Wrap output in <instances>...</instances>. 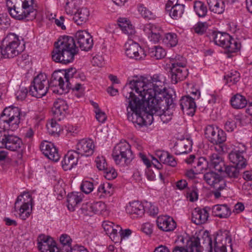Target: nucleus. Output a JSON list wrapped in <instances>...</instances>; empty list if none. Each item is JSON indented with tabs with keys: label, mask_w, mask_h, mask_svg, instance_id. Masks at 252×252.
Returning <instances> with one entry per match:
<instances>
[{
	"label": "nucleus",
	"mask_w": 252,
	"mask_h": 252,
	"mask_svg": "<svg viewBox=\"0 0 252 252\" xmlns=\"http://www.w3.org/2000/svg\"><path fill=\"white\" fill-rule=\"evenodd\" d=\"M129 101V106L127 107V116L128 121L140 126L151 125L153 121V116L159 117L163 123L169 122L172 117L175 107L174 99L172 96H167L165 99L157 102H149L144 104L135 99Z\"/></svg>",
	"instance_id": "f257e3e1"
},
{
	"label": "nucleus",
	"mask_w": 252,
	"mask_h": 252,
	"mask_svg": "<svg viewBox=\"0 0 252 252\" xmlns=\"http://www.w3.org/2000/svg\"><path fill=\"white\" fill-rule=\"evenodd\" d=\"M126 55L129 58L140 60L145 58L146 54L139 45L132 40H129L125 44Z\"/></svg>",
	"instance_id": "f3484780"
},
{
	"label": "nucleus",
	"mask_w": 252,
	"mask_h": 252,
	"mask_svg": "<svg viewBox=\"0 0 252 252\" xmlns=\"http://www.w3.org/2000/svg\"><path fill=\"white\" fill-rule=\"evenodd\" d=\"M171 64L170 70L173 84H176L187 78L189 72L186 68L187 61L185 58L180 55L176 56L171 60Z\"/></svg>",
	"instance_id": "9d476101"
},
{
	"label": "nucleus",
	"mask_w": 252,
	"mask_h": 252,
	"mask_svg": "<svg viewBox=\"0 0 252 252\" xmlns=\"http://www.w3.org/2000/svg\"><path fill=\"white\" fill-rule=\"evenodd\" d=\"M223 169L226 177H228L230 179H235L238 178L240 174L239 170L241 168L235 165L224 166Z\"/></svg>",
	"instance_id": "4c0bfd02"
},
{
	"label": "nucleus",
	"mask_w": 252,
	"mask_h": 252,
	"mask_svg": "<svg viewBox=\"0 0 252 252\" xmlns=\"http://www.w3.org/2000/svg\"><path fill=\"white\" fill-rule=\"evenodd\" d=\"M34 12V19L40 22L43 20L42 7L35 0H32V13Z\"/></svg>",
	"instance_id": "a18cd8bd"
},
{
	"label": "nucleus",
	"mask_w": 252,
	"mask_h": 252,
	"mask_svg": "<svg viewBox=\"0 0 252 252\" xmlns=\"http://www.w3.org/2000/svg\"><path fill=\"white\" fill-rule=\"evenodd\" d=\"M194 165V167L196 168V170L198 172H203V170H206L209 166V161L204 157H200L195 161Z\"/></svg>",
	"instance_id": "8fccbe9b"
},
{
	"label": "nucleus",
	"mask_w": 252,
	"mask_h": 252,
	"mask_svg": "<svg viewBox=\"0 0 252 252\" xmlns=\"http://www.w3.org/2000/svg\"><path fill=\"white\" fill-rule=\"evenodd\" d=\"M37 241L40 252H60L56 242L52 237L41 234L38 237Z\"/></svg>",
	"instance_id": "2eb2a0df"
},
{
	"label": "nucleus",
	"mask_w": 252,
	"mask_h": 252,
	"mask_svg": "<svg viewBox=\"0 0 252 252\" xmlns=\"http://www.w3.org/2000/svg\"><path fill=\"white\" fill-rule=\"evenodd\" d=\"M68 109V106L66 101L61 98L56 99L52 108L54 119L59 121L63 120L65 118Z\"/></svg>",
	"instance_id": "a211bd4d"
},
{
	"label": "nucleus",
	"mask_w": 252,
	"mask_h": 252,
	"mask_svg": "<svg viewBox=\"0 0 252 252\" xmlns=\"http://www.w3.org/2000/svg\"><path fill=\"white\" fill-rule=\"evenodd\" d=\"M163 42L167 47H174L178 43L177 36L174 33L169 32L166 33L163 39Z\"/></svg>",
	"instance_id": "49530a36"
},
{
	"label": "nucleus",
	"mask_w": 252,
	"mask_h": 252,
	"mask_svg": "<svg viewBox=\"0 0 252 252\" xmlns=\"http://www.w3.org/2000/svg\"><path fill=\"white\" fill-rule=\"evenodd\" d=\"M143 31L146 34H155V33L161 34V30L159 27L152 24L146 25Z\"/></svg>",
	"instance_id": "603ef678"
},
{
	"label": "nucleus",
	"mask_w": 252,
	"mask_h": 252,
	"mask_svg": "<svg viewBox=\"0 0 252 252\" xmlns=\"http://www.w3.org/2000/svg\"><path fill=\"white\" fill-rule=\"evenodd\" d=\"M80 189L83 192L86 194H88L93 191L94 189V185L93 183L90 181H83L81 184Z\"/></svg>",
	"instance_id": "4d7b16f0"
},
{
	"label": "nucleus",
	"mask_w": 252,
	"mask_h": 252,
	"mask_svg": "<svg viewBox=\"0 0 252 252\" xmlns=\"http://www.w3.org/2000/svg\"><path fill=\"white\" fill-rule=\"evenodd\" d=\"M148 53L151 57L157 60L164 58L166 55L165 50L161 47L154 46L149 48Z\"/></svg>",
	"instance_id": "37998d69"
},
{
	"label": "nucleus",
	"mask_w": 252,
	"mask_h": 252,
	"mask_svg": "<svg viewBox=\"0 0 252 252\" xmlns=\"http://www.w3.org/2000/svg\"><path fill=\"white\" fill-rule=\"evenodd\" d=\"M209 9L216 14L222 13L225 9V5L222 0H207Z\"/></svg>",
	"instance_id": "f704fd0d"
},
{
	"label": "nucleus",
	"mask_w": 252,
	"mask_h": 252,
	"mask_svg": "<svg viewBox=\"0 0 252 252\" xmlns=\"http://www.w3.org/2000/svg\"><path fill=\"white\" fill-rule=\"evenodd\" d=\"M82 212L85 215L90 216L92 215V203L87 202L86 204H83L81 208Z\"/></svg>",
	"instance_id": "0e129e2a"
},
{
	"label": "nucleus",
	"mask_w": 252,
	"mask_h": 252,
	"mask_svg": "<svg viewBox=\"0 0 252 252\" xmlns=\"http://www.w3.org/2000/svg\"><path fill=\"white\" fill-rule=\"evenodd\" d=\"M246 148L244 145L234 148L228 155L230 161L240 168H245L248 164L245 158Z\"/></svg>",
	"instance_id": "4468645a"
},
{
	"label": "nucleus",
	"mask_w": 252,
	"mask_h": 252,
	"mask_svg": "<svg viewBox=\"0 0 252 252\" xmlns=\"http://www.w3.org/2000/svg\"><path fill=\"white\" fill-rule=\"evenodd\" d=\"M205 135L211 143L219 146V149L215 148L218 151H224L222 144L226 141V135L223 130L213 125H209L206 127Z\"/></svg>",
	"instance_id": "f8f14e48"
},
{
	"label": "nucleus",
	"mask_w": 252,
	"mask_h": 252,
	"mask_svg": "<svg viewBox=\"0 0 252 252\" xmlns=\"http://www.w3.org/2000/svg\"><path fill=\"white\" fill-rule=\"evenodd\" d=\"M215 44L224 48L228 40H230V35L226 32H214L212 34Z\"/></svg>",
	"instance_id": "473e14b6"
},
{
	"label": "nucleus",
	"mask_w": 252,
	"mask_h": 252,
	"mask_svg": "<svg viewBox=\"0 0 252 252\" xmlns=\"http://www.w3.org/2000/svg\"><path fill=\"white\" fill-rule=\"evenodd\" d=\"M94 145L92 140L83 139L80 140L76 145V152L81 156L88 157L93 155L94 152Z\"/></svg>",
	"instance_id": "6ab92c4d"
},
{
	"label": "nucleus",
	"mask_w": 252,
	"mask_h": 252,
	"mask_svg": "<svg viewBox=\"0 0 252 252\" xmlns=\"http://www.w3.org/2000/svg\"><path fill=\"white\" fill-rule=\"evenodd\" d=\"M82 200L80 195H78V192H72L68 194L67 197V208L69 210L73 211L75 207L80 203Z\"/></svg>",
	"instance_id": "c9c22d12"
},
{
	"label": "nucleus",
	"mask_w": 252,
	"mask_h": 252,
	"mask_svg": "<svg viewBox=\"0 0 252 252\" xmlns=\"http://www.w3.org/2000/svg\"><path fill=\"white\" fill-rule=\"evenodd\" d=\"M95 113L96 119L99 122L103 123L105 122L107 116L104 112L102 111L101 110H97Z\"/></svg>",
	"instance_id": "338daca9"
},
{
	"label": "nucleus",
	"mask_w": 252,
	"mask_h": 252,
	"mask_svg": "<svg viewBox=\"0 0 252 252\" xmlns=\"http://www.w3.org/2000/svg\"><path fill=\"white\" fill-rule=\"evenodd\" d=\"M204 243L207 244L209 247V252H232L231 238L229 232L224 230L219 231L217 235L214 237V242L210 236L204 235Z\"/></svg>",
	"instance_id": "423d86ee"
},
{
	"label": "nucleus",
	"mask_w": 252,
	"mask_h": 252,
	"mask_svg": "<svg viewBox=\"0 0 252 252\" xmlns=\"http://www.w3.org/2000/svg\"><path fill=\"white\" fill-rule=\"evenodd\" d=\"M40 148L44 156L49 159L55 162L59 160L60 156L58 150L53 143L44 141L41 143Z\"/></svg>",
	"instance_id": "412c9836"
},
{
	"label": "nucleus",
	"mask_w": 252,
	"mask_h": 252,
	"mask_svg": "<svg viewBox=\"0 0 252 252\" xmlns=\"http://www.w3.org/2000/svg\"><path fill=\"white\" fill-rule=\"evenodd\" d=\"M195 97H192L189 95L182 97L180 100L181 109L185 114L193 116L196 108L194 101Z\"/></svg>",
	"instance_id": "aec40b11"
},
{
	"label": "nucleus",
	"mask_w": 252,
	"mask_h": 252,
	"mask_svg": "<svg viewBox=\"0 0 252 252\" xmlns=\"http://www.w3.org/2000/svg\"><path fill=\"white\" fill-rule=\"evenodd\" d=\"M185 5L184 4L176 5L175 6L168 8L169 10H166L170 16L173 19L177 20L180 18L184 12Z\"/></svg>",
	"instance_id": "a19ab883"
},
{
	"label": "nucleus",
	"mask_w": 252,
	"mask_h": 252,
	"mask_svg": "<svg viewBox=\"0 0 252 252\" xmlns=\"http://www.w3.org/2000/svg\"><path fill=\"white\" fill-rule=\"evenodd\" d=\"M199 249V238L198 237H192L187 240L185 246H175L172 252H197Z\"/></svg>",
	"instance_id": "5701e85b"
},
{
	"label": "nucleus",
	"mask_w": 252,
	"mask_h": 252,
	"mask_svg": "<svg viewBox=\"0 0 252 252\" xmlns=\"http://www.w3.org/2000/svg\"><path fill=\"white\" fill-rule=\"evenodd\" d=\"M127 213L130 214H135L138 216H142L145 212L143 205L139 201H133L130 203L126 208Z\"/></svg>",
	"instance_id": "72a5a7b5"
},
{
	"label": "nucleus",
	"mask_w": 252,
	"mask_h": 252,
	"mask_svg": "<svg viewBox=\"0 0 252 252\" xmlns=\"http://www.w3.org/2000/svg\"><path fill=\"white\" fill-rule=\"evenodd\" d=\"M113 191L114 189L112 187V185L107 182L101 184L98 188V191L99 192L103 193L108 196H110L112 194Z\"/></svg>",
	"instance_id": "3c124183"
},
{
	"label": "nucleus",
	"mask_w": 252,
	"mask_h": 252,
	"mask_svg": "<svg viewBox=\"0 0 252 252\" xmlns=\"http://www.w3.org/2000/svg\"><path fill=\"white\" fill-rule=\"evenodd\" d=\"M80 156L75 150L68 151L62 161V167L64 170L67 171L72 169L77 164Z\"/></svg>",
	"instance_id": "b1692460"
},
{
	"label": "nucleus",
	"mask_w": 252,
	"mask_h": 252,
	"mask_svg": "<svg viewBox=\"0 0 252 252\" xmlns=\"http://www.w3.org/2000/svg\"><path fill=\"white\" fill-rule=\"evenodd\" d=\"M153 227L152 224L149 222L145 223L142 225L141 230L147 235H150L153 232Z\"/></svg>",
	"instance_id": "774afa93"
},
{
	"label": "nucleus",
	"mask_w": 252,
	"mask_h": 252,
	"mask_svg": "<svg viewBox=\"0 0 252 252\" xmlns=\"http://www.w3.org/2000/svg\"><path fill=\"white\" fill-rule=\"evenodd\" d=\"M236 122L233 120H228L224 126L225 129L228 132H232L236 128Z\"/></svg>",
	"instance_id": "69168bd1"
},
{
	"label": "nucleus",
	"mask_w": 252,
	"mask_h": 252,
	"mask_svg": "<svg viewBox=\"0 0 252 252\" xmlns=\"http://www.w3.org/2000/svg\"><path fill=\"white\" fill-rule=\"evenodd\" d=\"M75 43L83 51H88L93 46V40L90 33L86 31H79L75 35Z\"/></svg>",
	"instance_id": "dca6fc26"
},
{
	"label": "nucleus",
	"mask_w": 252,
	"mask_h": 252,
	"mask_svg": "<svg viewBox=\"0 0 252 252\" xmlns=\"http://www.w3.org/2000/svg\"><path fill=\"white\" fill-rule=\"evenodd\" d=\"M173 149L176 155L187 154L191 151V142L187 139L180 140L175 143Z\"/></svg>",
	"instance_id": "c85d7f7f"
},
{
	"label": "nucleus",
	"mask_w": 252,
	"mask_h": 252,
	"mask_svg": "<svg viewBox=\"0 0 252 252\" xmlns=\"http://www.w3.org/2000/svg\"><path fill=\"white\" fill-rule=\"evenodd\" d=\"M75 4V0H67L65 6V10L67 14H74L73 19L74 22L78 25H82L88 20L90 12L87 7H82L76 11Z\"/></svg>",
	"instance_id": "ddd939ff"
},
{
	"label": "nucleus",
	"mask_w": 252,
	"mask_h": 252,
	"mask_svg": "<svg viewBox=\"0 0 252 252\" xmlns=\"http://www.w3.org/2000/svg\"><path fill=\"white\" fill-rule=\"evenodd\" d=\"M78 51L74 38L64 36L60 37L55 43V48L52 52V58L56 63L66 64L73 62Z\"/></svg>",
	"instance_id": "39448f33"
},
{
	"label": "nucleus",
	"mask_w": 252,
	"mask_h": 252,
	"mask_svg": "<svg viewBox=\"0 0 252 252\" xmlns=\"http://www.w3.org/2000/svg\"><path fill=\"white\" fill-rule=\"evenodd\" d=\"M14 211L18 212L19 217L26 220L32 212V194L31 192H24L18 196L15 203Z\"/></svg>",
	"instance_id": "9b49d317"
},
{
	"label": "nucleus",
	"mask_w": 252,
	"mask_h": 252,
	"mask_svg": "<svg viewBox=\"0 0 252 252\" xmlns=\"http://www.w3.org/2000/svg\"><path fill=\"white\" fill-rule=\"evenodd\" d=\"M193 9L196 14L200 17H205L208 11L206 5L200 0L193 1Z\"/></svg>",
	"instance_id": "79ce46f5"
},
{
	"label": "nucleus",
	"mask_w": 252,
	"mask_h": 252,
	"mask_svg": "<svg viewBox=\"0 0 252 252\" xmlns=\"http://www.w3.org/2000/svg\"><path fill=\"white\" fill-rule=\"evenodd\" d=\"M204 179L215 189H223L226 187V181L219 174L213 171L207 172L204 175Z\"/></svg>",
	"instance_id": "4be33fe9"
},
{
	"label": "nucleus",
	"mask_w": 252,
	"mask_h": 252,
	"mask_svg": "<svg viewBox=\"0 0 252 252\" xmlns=\"http://www.w3.org/2000/svg\"><path fill=\"white\" fill-rule=\"evenodd\" d=\"M157 224L159 229L164 231H172L176 227V223L172 218L161 216L158 218Z\"/></svg>",
	"instance_id": "393cba45"
},
{
	"label": "nucleus",
	"mask_w": 252,
	"mask_h": 252,
	"mask_svg": "<svg viewBox=\"0 0 252 252\" xmlns=\"http://www.w3.org/2000/svg\"><path fill=\"white\" fill-rule=\"evenodd\" d=\"M28 94V90L24 87H20V89L17 91L15 94V95L18 100H23L26 98Z\"/></svg>",
	"instance_id": "bf43d9fd"
},
{
	"label": "nucleus",
	"mask_w": 252,
	"mask_h": 252,
	"mask_svg": "<svg viewBox=\"0 0 252 252\" xmlns=\"http://www.w3.org/2000/svg\"><path fill=\"white\" fill-rule=\"evenodd\" d=\"M210 208L205 207L202 209L196 208L192 213V220L196 224H201L206 222L209 217Z\"/></svg>",
	"instance_id": "bb28decb"
},
{
	"label": "nucleus",
	"mask_w": 252,
	"mask_h": 252,
	"mask_svg": "<svg viewBox=\"0 0 252 252\" xmlns=\"http://www.w3.org/2000/svg\"><path fill=\"white\" fill-rule=\"evenodd\" d=\"M10 25V19L6 14H0V26L7 28Z\"/></svg>",
	"instance_id": "e2e57ef3"
},
{
	"label": "nucleus",
	"mask_w": 252,
	"mask_h": 252,
	"mask_svg": "<svg viewBox=\"0 0 252 252\" xmlns=\"http://www.w3.org/2000/svg\"><path fill=\"white\" fill-rule=\"evenodd\" d=\"M61 247L59 248L60 252H68L72 248L71 246L72 240L67 234H62L60 238Z\"/></svg>",
	"instance_id": "58836bf2"
},
{
	"label": "nucleus",
	"mask_w": 252,
	"mask_h": 252,
	"mask_svg": "<svg viewBox=\"0 0 252 252\" xmlns=\"http://www.w3.org/2000/svg\"><path fill=\"white\" fill-rule=\"evenodd\" d=\"M209 166L218 172H222L225 166L224 162L218 154H213L209 157Z\"/></svg>",
	"instance_id": "c756f323"
},
{
	"label": "nucleus",
	"mask_w": 252,
	"mask_h": 252,
	"mask_svg": "<svg viewBox=\"0 0 252 252\" xmlns=\"http://www.w3.org/2000/svg\"><path fill=\"white\" fill-rule=\"evenodd\" d=\"M112 157L117 164L128 165L134 158L131 146L126 141H121L113 150Z\"/></svg>",
	"instance_id": "1a4fd4ad"
},
{
	"label": "nucleus",
	"mask_w": 252,
	"mask_h": 252,
	"mask_svg": "<svg viewBox=\"0 0 252 252\" xmlns=\"http://www.w3.org/2000/svg\"><path fill=\"white\" fill-rule=\"evenodd\" d=\"M230 214V209L226 204H218L212 207V215L215 217L220 218H227Z\"/></svg>",
	"instance_id": "7c9ffc66"
},
{
	"label": "nucleus",
	"mask_w": 252,
	"mask_h": 252,
	"mask_svg": "<svg viewBox=\"0 0 252 252\" xmlns=\"http://www.w3.org/2000/svg\"><path fill=\"white\" fill-rule=\"evenodd\" d=\"M138 11L145 19H150L153 17L152 12L143 5L140 4L138 6Z\"/></svg>",
	"instance_id": "6e6d98bb"
},
{
	"label": "nucleus",
	"mask_w": 252,
	"mask_h": 252,
	"mask_svg": "<svg viewBox=\"0 0 252 252\" xmlns=\"http://www.w3.org/2000/svg\"><path fill=\"white\" fill-rule=\"evenodd\" d=\"M20 123V109L12 105L5 108L0 115V148L11 151L20 149L22 145L20 138L12 133Z\"/></svg>",
	"instance_id": "7ed1b4c3"
},
{
	"label": "nucleus",
	"mask_w": 252,
	"mask_h": 252,
	"mask_svg": "<svg viewBox=\"0 0 252 252\" xmlns=\"http://www.w3.org/2000/svg\"><path fill=\"white\" fill-rule=\"evenodd\" d=\"M240 78V73L236 70H231L224 76L225 84H230L229 85L235 84Z\"/></svg>",
	"instance_id": "c03bdc74"
},
{
	"label": "nucleus",
	"mask_w": 252,
	"mask_h": 252,
	"mask_svg": "<svg viewBox=\"0 0 252 252\" xmlns=\"http://www.w3.org/2000/svg\"><path fill=\"white\" fill-rule=\"evenodd\" d=\"M102 226L104 228V231L107 235L110 236L112 235L113 231V227L114 226V224L112 222L105 221L103 222Z\"/></svg>",
	"instance_id": "680f3d73"
},
{
	"label": "nucleus",
	"mask_w": 252,
	"mask_h": 252,
	"mask_svg": "<svg viewBox=\"0 0 252 252\" xmlns=\"http://www.w3.org/2000/svg\"><path fill=\"white\" fill-rule=\"evenodd\" d=\"M32 0H6V6L10 15L14 19L22 20L32 12Z\"/></svg>",
	"instance_id": "0eeeda50"
},
{
	"label": "nucleus",
	"mask_w": 252,
	"mask_h": 252,
	"mask_svg": "<svg viewBox=\"0 0 252 252\" xmlns=\"http://www.w3.org/2000/svg\"><path fill=\"white\" fill-rule=\"evenodd\" d=\"M96 167L99 170L103 171L108 166L106 160L103 157H97L95 160Z\"/></svg>",
	"instance_id": "13d9d810"
},
{
	"label": "nucleus",
	"mask_w": 252,
	"mask_h": 252,
	"mask_svg": "<svg viewBox=\"0 0 252 252\" xmlns=\"http://www.w3.org/2000/svg\"><path fill=\"white\" fill-rule=\"evenodd\" d=\"M62 70L55 71L52 74L50 81L47 80L45 74L40 73L35 76L32 80V96L36 98H41L46 95L47 89L49 87H55L52 90L55 94H62L68 92L63 74Z\"/></svg>",
	"instance_id": "20e7f679"
},
{
	"label": "nucleus",
	"mask_w": 252,
	"mask_h": 252,
	"mask_svg": "<svg viewBox=\"0 0 252 252\" xmlns=\"http://www.w3.org/2000/svg\"><path fill=\"white\" fill-rule=\"evenodd\" d=\"M208 28V24L206 22H197L192 28V30L198 35L204 34Z\"/></svg>",
	"instance_id": "09e8293b"
},
{
	"label": "nucleus",
	"mask_w": 252,
	"mask_h": 252,
	"mask_svg": "<svg viewBox=\"0 0 252 252\" xmlns=\"http://www.w3.org/2000/svg\"><path fill=\"white\" fill-rule=\"evenodd\" d=\"M56 120L52 119L50 122L47 124L46 127L47 128L48 132L49 134L52 135H59L60 131V127L56 121Z\"/></svg>",
	"instance_id": "de8ad7c7"
},
{
	"label": "nucleus",
	"mask_w": 252,
	"mask_h": 252,
	"mask_svg": "<svg viewBox=\"0 0 252 252\" xmlns=\"http://www.w3.org/2000/svg\"><path fill=\"white\" fill-rule=\"evenodd\" d=\"M158 159L153 158V160L159 163L160 162L167 165L175 167L177 165V161L175 158L167 152H159L157 154Z\"/></svg>",
	"instance_id": "cd10ccee"
},
{
	"label": "nucleus",
	"mask_w": 252,
	"mask_h": 252,
	"mask_svg": "<svg viewBox=\"0 0 252 252\" xmlns=\"http://www.w3.org/2000/svg\"><path fill=\"white\" fill-rule=\"evenodd\" d=\"M188 197H189V200L193 202L198 199L197 189L196 187H193L191 189H189L188 192Z\"/></svg>",
	"instance_id": "052dcab7"
},
{
	"label": "nucleus",
	"mask_w": 252,
	"mask_h": 252,
	"mask_svg": "<svg viewBox=\"0 0 252 252\" xmlns=\"http://www.w3.org/2000/svg\"><path fill=\"white\" fill-rule=\"evenodd\" d=\"M123 96L125 97L128 106L129 101L135 99L144 104L149 102H157L165 99L167 96H172L169 94L164 86V82L160 79L158 75H154L151 80L133 79L129 80L122 90Z\"/></svg>",
	"instance_id": "f03ea898"
},
{
	"label": "nucleus",
	"mask_w": 252,
	"mask_h": 252,
	"mask_svg": "<svg viewBox=\"0 0 252 252\" xmlns=\"http://www.w3.org/2000/svg\"><path fill=\"white\" fill-rule=\"evenodd\" d=\"M232 107L236 109H241L245 107L247 104L246 98L240 94H237L231 99Z\"/></svg>",
	"instance_id": "e433bc0d"
},
{
	"label": "nucleus",
	"mask_w": 252,
	"mask_h": 252,
	"mask_svg": "<svg viewBox=\"0 0 252 252\" xmlns=\"http://www.w3.org/2000/svg\"><path fill=\"white\" fill-rule=\"evenodd\" d=\"M63 73L65 80L67 88L71 87L72 84H74L76 80L80 78L83 80L85 76L77 71L75 68L70 67L65 70H63Z\"/></svg>",
	"instance_id": "a878e982"
},
{
	"label": "nucleus",
	"mask_w": 252,
	"mask_h": 252,
	"mask_svg": "<svg viewBox=\"0 0 252 252\" xmlns=\"http://www.w3.org/2000/svg\"><path fill=\"white\" fill-rule=\"evenodd\" d=\"M241 47V44L230 36V40H228L224 48L227 54L238 52Z\"/></svg>",
	"instance_id": "ea45409f"
},
{
	"label": "nucleus",
	"mask_w": 252,
	"mask_h": 252,
	"mask_svg": "<svg viewBox=\"0 0 252 252\" xmlns=\"http://www.w3.org/2000/svg\"><path fill=\"white\" fill-rule=\"evenodd\" d=\"M93 214H99L105 210L106 205L102 201L94 202L92 203Z\"/></svg>",
	"instance_id": "864d4df0"
},
{
	"label": "nucleus",
	"mask_w": 252,
	"mask_h": 252,
	"mask_svg": "<svg viewBox=\"0 0 252 252\" xmlns=\"http://www.w3.org/2000/svg\"><path fill=\"white\" fill-rule=\"evenodd\" d=\"M103 172V176L109 180H113L117 176V173L113 167H107Z\"/></svg>",
	"instance_id": "5fc2aeb1"
},
{
	"label": "nucleus",
	"mask_w": 252,
	"mask_h": 252,
	"mask_svg": "<svg viewBox=\"0 0 252 252\" xmlns=\"http://www.w3.org/2000/svg\"><path fill=\"white\" fill-rule=\"evenodd\" d=\"M118 22L120 28L124 33L128 35H132L135 33L134 27L126 18H120Z\"/></svg>",
	"instance_id": "2f4dec72"
},
{
	"label": "nucleus",
	"mask_w": 252,
	"mask_h": 252,
	"mask_svg": "<svg viewBox=\"0 0 252 252\" xmlns=\"http://www.w3.org/2000/svg\"><path fill=\"white\" fill-rule=\"evenodd\" d=\"M19 36L14 33L8 34L2 40L0 53L4 58H12L18 55L23 49L20 47Z\"/></svg>",
	"instance_id": "6e6552de"
}]
</instances>
